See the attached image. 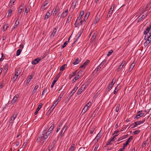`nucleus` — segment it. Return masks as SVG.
Listing matches in <instances>:
<instances>
[{"instance_id":"obj_54","label":"nucleus","mask_w":151,"mask_h":151,"mask_svg":"<svg viewBox=\"0 0 151 151\" xmlns=\"http://www.w3.org/2000/svg\"><path fill=\"white\" fill-rule=\"evenodd\" d=\"M57 81V80H54V81H53V82L52 83V84L51 86V88H52L53 86L55 83V82Z\"/></svg>"},{"instance_id":"obj_40","label":"nucleus","mask_w":151,"mask_h":151,"mask_svg":"<svg viewBox=\"0 0 151 151\" xmlns=\"http://www.w3.org/2000/svg\"><path fill=\"white\" fill-rule=\"evenodd\" d=\"M96 34L95 33H94L92 36V37L91 38V40L92 41L94 40L95 39L96 37Z\"/></svg>"},{"instance_id":"obj_9","label":"nucleus","mask_w":151,"mask_h":151,"mask_svg":"<svg viewBox=\"0 0 151 151\" xmlns=\"http://www.w3.org/2000/svg\"><path fill=\"white\" fill-rule=\"evenodd\" d=\"M107 60L106 59L104 60L102 62L100 63L97 68V70H100V68L103 66V65L106 63Z\"/></svg>"},{"instance_id":"obj_6","label":"nucleus","mask_w":151,"mask_h":151,"mask_svg":"<svg viewBox=\"0 0 151 151\" xmlns=\"http://www.w3.org/2000/svg\"><path fill=\"white\" fill-rule=\"evenodd\" d=\"M55 124H53L49 128V129L48 130L47 132H46L47 134V135H49L51 133L52 131L53 130Z\"/></svg>"},{"instance_id":"obj_4","label":"nucleus","mask_w":151,"mask_h":151,"mask_svg":"<svg viewBox=\"0 0 151 151\" xmlns=\"http://www.w3.org/2000/svg\"><path fill=\"white\" fill-rule=\"evenodd\" d=\"M78 87L77 86L75 87L74 88L73 90L70 93L69 95L68 96L67 99L68 100L69 99L71 96L74 94L75 92L76 91V90L78 89Z\"/></svg>"},{"instance_id":"obj_11","label":"nucleus","mask_w":151,"mask_h":151,"mask_svg":"<svg viewBox=\"0 0 151 151\" xmlns=\"http://www.w3.org/2000/svg\"><path fill=\"white\" fill-rule=\"evenodd\" d=\"M84 86L82 85L81 87H80L78 90L77 94L78 95H80L81 93L82 92V91L84 90L85 88V87H83Z\"/></svg>"},{"instance_id":"obj_59","label":"nucleus","mask_w":151,"mask_h":151,"mask_svg":"<svg viewBox=\"0 0 151 151\" xmlns=\"http://www.w3.org/2000/svg\"><path fill=\"white\" fill-rule=\"evenodd\" d=\"M64 93H61L59 96L58 97V98H60V99H61V97L63 96V95L64 94Z\"/></svg>"},{"instance_id":"obj_23","label":"nucleus","mask_w":151,"mask_h":151,"mask_svg":"<svg viewBox=\"0 0 151 151\" xmlns=\"http://www.w3.org/2000/svg\"><path fill=\"white\" fill-rule=\"evenodd\" d=\"M57 30V27H55V28L54 29H53L52 34L51 35V36L52 37H52H54L55 35V34Z\"/></svg>"},{"instance_id":"obj_64","label":"nucleus","mask_w":151,"mask_h":151,"mask_svg":"<svg viewBox=\"0 0 151 151\" xmlns=\"http://www.w3.org/2000/svg\"><path fill=\"white\" fill-rule=\"evenodd\" d=\"M15 1V0H11L10 1V3L11 5H13Z\"/></svg>"},{"instance_id":"obj_63","label":"nucleus","mask_w":151,"mask_h":151,"mask_svg":"<svg viewBox=\"0 0 151 151\" xmlns=\"http://www.w3.org/2000/svg\"><path fill=\"white\" fill-rule=\"evenodd\" d=\"M122 67H123L120 65L117 69V71H119L122 69Z\"/></svg>"},{"instance_id":"obj_32","label":"nucleus","mask_w":151,"mask_h":151,"mask_svg":"<svg viewBox=\"0 0 151 151\" xmlns=\"http://www.w3.org/2000/svg\"><path fill=\"white\" fill-rule=\"evenodd\" d=\"M56 104H53L50 107L49 110L48 111L51 112L54 109L55 107L56 106Z\"/></svg>"},{"instance_id":"obj_28","label":"nucleus","mask_w":151,"mask_h":151,"mask_svg":"<svg viewBox=\"0 0 151 151\" xmlns=\"http://www.w3.org/2000/svg\"><path fill=\"white\" fill-rule=\"evenodd\" d=\"M72 17V15H70L68 16L66 21L67 23H69L71 20V19Z\"/></svg>"},{"instance_id":"obj_46","label":"nucleus","mask_w":151,"mask_h":151,"mask_svg":"<svg viewBox=\"0 0 151 151\" xmlns=\"http://www.w3.org/2000/svg\"><path fill=\"white\" fill-rule=\"evenodd\" d=\"M68 126L66 125H65L62 128V131H64V133L65 132Z\"/></svg>"},{"instance_id":"obj_48","label":"nucleus","mask_w":151,"mask_h":151,"mask_svg":"<svg viewBox=\"0 0 151 151\" xmlns=\"http://www.w3.org/2000/svg\"><path fill=\"white\" fill-rule=\"evenodd\" d=\"M120 106V105L119 104H118L117 105L115 109L116 111L117 112H118L119 110Z\"/></svg>"},{"instance_id":"obj_49","label":"nucleus","mask_w":151,"mask_h":151,"mask_svg":"<svg viewBox=\"0 0 151 151\" xmlns=\"http://www.w3.org/2000/svg\"><path fill=\"white\" fill-rule=\"evenodd\" d=\"M8 27V26H7V24L4 25L3 26V31H4L6 30V29H7Z\"/></svg>"},{"instance_id":"obj_35","label":"nucleus","mask_w":151,"mask_h":151,"mask_svg":"<svg viewBox=\"0 0 151 151\" xmlns=\"http://www.w3.org/2000/svg\"><path fill=\"white\" fill-rule=\"evenodd\" d=\"M46 6H45V5H44V4H43V5H42L41 6V8H40V9L42 11H44V10H45V9H47V8L49 6H47V7H45Z\"/></svg>"},{"instance_id":"obj_18","label":"nucleus","mask_w":151,"mask_h":151,"mask_svg":"<svg viewBox=\"0 0 151 151\" xmlns=\"http://www.w3.org/2000/svg\"><path fill=\"white\" fill-rule=\"evenodd\" d=\"M119 84H118L117 86L115 87L114 90V94L115 95L117 93L119 89Z\"/></svg>"},{"instance_id":"obj_39","label":"nucleus","mask_w":151,"mask_h":151,"mask_svg":"<svg viewBox=\"0 0 151 151\" xmlns=\"http://www.w3.org/2000/svg\"><path fill=\"white\" fill-rule=\"evenodd\" d=\"M145 17V16L144 15H143L142 17L138 20L137 22H140L142 21Z\"/></svg>"},{"instance_id":"obj_1","label":"nucleus","mask_w":151,"mask_h":151,"mask_svg":"<svg viewBox=\"0 0 151 151\" xmlns=\"http://www.w3.org/2000/svg\"><path fill=\"white\" fill-rule=\"evenodd\" d=\"M115 82V80L114 81V79L112 80L110 84L109 85L108 88H107V89L105 91V92L106 94L111 89L114 84Z\"/></svg>"},{"instance_id":"obj_26","label":"nucleus","mask_w":151,"mask_h":151,"mask_svg":"<svg viewBox=\"0 0 151 151\" xmlns=\"http://www.w3.org/2000/svg\"><path fill=\"white\" fill-rule=\"evenodd\" d=\"M59 9V7L58 6V5H57L56 8H55V10L54 12L53 13V15H55L57 14V13L58 12V11Z\"/></svg>"},{"instance_id":"obj_61","label":"nucleus","mask_w":151,"mask_h":151,"mask_svg":"<svg viewBox=\"0 0 151 151\" xmlns=\"http://www.w3.org/2000/svg\"><path fill=\"white\" fill-rule=\"evenodd\" d=\"M99 145H97L95 147L93 151H96L99 147Z\"/></svg>"},{"instance_id":"obj_25","label":"nucleus","mask_w":151,"mask_h":151,"mask_svg":"<svg viewBox=\"0 0 151 151\" xmlns=\"http://www.w3.org/2000/svg\"><path fill=\"white\" fill-rule=\"evenodd\" d=\"M21 73L20 70L19 68L16 69L15 70V74L18 76Z\"/></svg>"},{"instance_id":"obj_3","label":"nucleus","mask_w":151,"mask_h":151,"mask_svg":"<svg viewBox=\"0 0 151 151\" xmlns=\"http://www.w3.org/2000/svg\"><path fill=\"white\" fill-rule=\"evenodd\" d=\"M89 13H87L86 14L85 16L84 17L83 20H81L80 23L81 25H82L84 23H85L88 17H89Z\"/></svg>"},{"instance_id":"obj_44","label":"nucleus","mask_w":151,"mask_h":151,"mask_svg":"<svg viewBox=\"0 0 151 151\" xmlns=\"http://www.w3.org/2000/svg\"><path fill=\"white\" fill-rule=\"evenodd\" d=\"M62 124H60L58 126H57V129L56 130V132H58L59 131V130L60 129V128L62 127Z\"/></svg>"},{"instance_id":"obj_45","label":"nucleus","mask_w":151,"mask_h":151,"mask_svg":"<svg viewBox=\"0 0 151 151\" xmlns=\"http://www.w3.org/2000/svg\"><path fill=\"white\" fill-rule=\"evenodd\" d=\"M61 73L60 72L58 73V74L57 75V76L55 78V80H57V81L58 79L60 76H61Z\"/></svg>"},{"instance_id":"obj_17","label":"nucleus","mask_w":151,"mask_h":151,"mask_svg":"<svg viewBox=\"0 0 151 151\" xmlns=\"http://www.w3.org/2000/svg\"><path fill=\"white\" fill-rule=\"evenodd\" d=\"M84 12L83 11H81L80 12L79 15L78 17L77 18L76 21L79 20L82 17L83 15Z\"/></svg>"},{"instance_id":"obj_8","label":"nucleus","mask_w":151,"mask_h":151,"mask_svg":"<svg viewBox=\"0 0 151 151\" xmlns=\"http://www.w3.org/2000/svg\"><path fill=\"white\" fill-rule=\"evenodd\" d=\"M133 137L132 136L130 137L127 141L125 143L123 144V146H124V147H126L128 143L131 141L132 140V139Z\"/></svg>"},{"instance_id":"obj_22","label":"nucleus","mask_w":151,"mask_h":151,"mask_svg":"<svg viewBox=\"0 0 151 151\" xmlns=\"http://www.w3.org/2000/svg\"><path fill=\"white\" fill-rule=\"evenodd\" d=\"M18 97L17 96V95H16L14 97L12 101L11 102V104H13L14 103H15Z\"/></svg>"},{"instance_id":"obj_50","label":"nucleus","mask_w":151,"mask_h":151,"mask_svg":"<svg viewBox=\"0 0 151 151\" xmlns=\"http://www.w3.org/2000/svg\"><path fill=\"white\" fill-rule=\"evenodd\" d=\"M68 42L67 41H65L64 43L63 44V45H62L61 49H63L64 48L66 45L68 44Z\"/></svg>"},{"instance_id":"obj_57","label":"nucleus","mask_w":151,"mask_h":151,"mask_svg":"<svg viewBox=\"0 0 151 151\" xmlns=\"http://www.w3.org/2000/svg\"><path fill=\"white\" fill-rule=\"evenodd\" d=\"M12 11L11 9H10L9 10L8 12V16L9 17L10 16L12 15Z\"/></svg>"},{"instance_id":"obj_16","label":"nucleus","mask_w":151,"mask_h":151,"mask_svg":"<svg viewBox=\"0 0 151 151\" xmlns=\"http://www.w3.org/2000/svg\"><path fill=\"white\" fill-rule=\"evenodd\" d=\"M135 64V63L134 61L130 65V67L129 68V72H130L133 69V68L134 67Z\"/></svg>"},{"instance_id":"obj_58","label":"nucleus","mask_w":151,"mask_h":151,"mask_svg":"<svg viewBox=\"0 0 151 151\" xmlns=\"http://www.w3.org/2000/svg\"><path fill=\"white\" fill-rule=\"evenodd\" d=\"M76 3H75L74 2H73L72 3V6H73V8L75 9L76 7Z\"/></svg>"},{"instance_id":"obj_15","label":"nucleus","mask_w":151,"mask_h":151,"mask_svg":"<svg viewBox=\"0 0 151 151\" xmlns=\"http://www.w3.org/2000/svg\"><path fill=\"white\" fill-rule=\"evenodd\" d=\"M17 114L16 113L15 114V113H14L13 115L12 116V117L11 118L10 120H9V123H12L13 122L15 118L17 116Z\"/></svg>"},{"instance_id":"obj_19","label":"nucleus","mask_w":151,"mask_h":151,"mask_svg":"<svg viewBox=\"0 0 151 151\" xmlns=\"http://www.w3.org/2000/svg\"><path fill=\"white\" fill-rule=\"evenodd\" d=\"M89 106L88 105H86L84 107L83 109L82 112L83 113V114L85 113L87 110Z\"/></svg>"},{"instance_id":"obj_10","label":"nucleus","mask_w":151,"mask_h":151,"mask_svg":"<svg viewBox=\"0 0 151 151\" xmlns=\"http://www.w3.org/2000/svg\"><path fill=\"white\" fill-rule=\"evenodd\" d=\"M8 63H6L4 65V69L3 71V73L4 75H5L8 69Z\"/></svg>"},{"instance_id":"obj_13","label":"nucleus","mask_w":151,"mask_h":151,"mask_svg":"<svg viewBox=\"0 0 151 151\" xmlns=\"http://www.w3.org/2000/svg\"><path fill=\"white\" fill-rule=\"evenodd\" d=\"M47 134H48L46 133L45 135L44 134H42V140H43V142H44L45 141L46 139H47L49 135H47Z\"/></svg>"},{"instance_id":"obj_14","label":"nucleus","mask_w":151,"mask_h":151,"mask_svg":"<svg viewBox=\"0 0 151 151\" xmlns=\"http://www.w3.org/2000/svg\"><path fill=\"white\" fill-rule=\"evenodd\" d=\"M42 106V103H40L38 105L36 111L34 113V114L35 115H36L37 114L38 111L41 109Z\"/></svg>"},{"instance_id":"obj_21","label":"nucleus","mask_w":151,"mask_h":151,"mask_svg":"<svg viewBox=\"0 0 151 151\" xmlns=\"http://www.w3.org/2000/svg\"><path fill=\"white\" fill-rule=\"evenodd\" d=\"M49 12L50 10H48L47 11V13L46 14V15L45 16L44 18L45 19H47L50 16V13H49Z\"/></svg>"},{"instance_id":"obj_52","label":"nucleus","mask_w":151,"mask_h":151,"mask_svg":"<svg viewBox=\"0 0 151 151\" xmlns=\"http://www.w3.org/2000/svg\"><path fill=\"white\" fill-rule=\"evenodd\" d=\"M42 139V135H41V136H39L38 137V138H37V142H40V139Z\"/></svg>"},{"instance_id":"obj_29","label":"nucleus","mask_w":151,"mask_h":151,"mask_svg":"<svg viewBox=\"0 0 151 151\" xmlns=\"http://www.w3.org/2000/svg\"><path fill=\"white\" fill-rule=\"evenodd\" d=\"M75 146V144H72L69 149V151H73Z\"/></svg>"},{"instance_id":"obj_37","label":"nucleus","mask_w":151,"mask_h":151,"mask_svg":"<svg viewBox=\"0 0 151 151\" xmlns=\"http://www.w3.org/2000/svg\"><path fill=\"white\" fill-rule=\"evenodd\" d=\"M101 134L99 133L97 135L96 137L95 138L97 139V141H98L101 137Z\"/></svg>"},{"instance_id":"obj_42","label":"nucleus","mask_w":151,"mask_h":151,"mask_svg":"<svg viewBox=\"0 0 151 151\" xmlns=\"http://www.w3.org/2000/svg\"><path fill=\"white\" fill-rule=\"evenodd\" d=\"M90 61L88 60H87L83 64V65L85 67L89 63Z\"/></svg>"},{"instance_id":"obj_30","label":"nucleus","mask_w":151,"mask_h":151,"mask_svg":"<svg viewBox=\"0 0 151 151\" xmlns=\"http://www.w3.org/2000/svg\"><path fill=\"white\" fill-rule=\"evenodd\" d=\"M20 8L19 9L17 14L19 15L22 12L23 9V6H21Z\"/></svg>"},{"instance_id":"obj_12","label":"nucleus","mask_w":151,"mask_h":151,"mask_svg":"<svg viewBox=\"0 0 151 151\" xmlns=\"http://www.w3.org/2000/svg\"><path fill=\"white\" fill-rule=\"evenodd\" d=\"M150 28L151 29V25H150L149 27H148L145 31L144 32V34L147 35V34L149 31L150 32Z\"/></svg>"},{"instance_id":"obj_41","label":"nucleus","mask_w":151,"mask_h":151,"mask_svg":"<svg viewBox=\"0 0 151 151\" xmlns=\"http://www.w3.org/2000/svg\"><path fill=\"white\" fill-rule=\"evenodd\" d=\"M39 86L38 85H36L34 87V89L32 91V93L34 94L36 92V90H37Z\"/></svg>"},{"instance_id":"obj_31","label":"nucleus","mask_w":151,"mask_h":151,"mask_svg":"<svg viewBox=\"0 0 151 151\" xmlns=\"http://www.w3.org/2000/svg\"><path fill=\"white\" fill-rule=\"evenodd\" d=\"M66 66L67 65L66 64H64L60 67V70L62 71L64 70L65 69V67H66Z\"/></svg>"},{"instance_id":"obj_53","label":"nucleus","mask_w":151,"mask_h":151,"mask_svg":"<svg viewBox=\"0 0 151 151\" xmlns=\"http://www.w3.org/2000/svg\"><path fill=\"white\" fill-rule=\"evenodd\" d=\"M112 12L111 11H109V12L107 15V18H109L110 17L111 15Z\"/></svg>"},{"instance_id":"obj_55","label":"nucleus","mask_w":151,"mask_h":151,"mask_svg":"<svg viewBox=\"0 0 151 151\" xmlns=\"http://www.w3.org/2000/svg\"><path fill=\"white\" fill-rule=\"evenodd\" d=\"M54 147V145L52 146L51 145V146H49L48 147V150L49 151H51V150L53 149V148Z\"/></svg>"},{"instance_id":"obj_7","label":"nucleus","mask_w":151,"mask_h":151,"mask_svg":"<svg viewBox=\"0 0 151 151\" xmlns=\"http://www.w3.org/2000/svg\"><path fill=\"white\" fill-rule=\"evenodd\" d=\"M41 59L39 58H37L33 60L32 62V63L33 65H35L38 63L41 60Z\"/></svg>"},{"instance_id":"obj_27","label":"nucleus","mask_w":151,"mask_h":151,"mask_svg":"<svg viewBox=\"0 0 151 151\" xmlns=\"http://www.w3.org/2000/svg\"><path fill=\"white\" fill-rule=\"evenodd\" d=\"M77 71H74L72 72L71 74H70L69 76V78L70 79L72 78L73 76H75L76 73Z\"/></svg>"},{"instance_id":"obj_33","label":"nucleus","mask_w":151,"mask_h":151,"mask_svg":"<svg viewBox=\"0 0 151 151\" xmlns=\"http://www.w3.org/2000/svg\"><path fill=\"white\" fill-rule=\"evenodd\" d=\"M19 21H17V20H16L15 22L14 27L13 29L16 28L19 24Z\"/></svg>"},{"instance_id":"obj_5","label":"nucleus","mask_w":151,"mask_h":151,"mask_svg":"<svg viewBox=\"0 0 151 151\" xmlns=\"http://www.w3.org/2000/svg\"><path fill=\"white\" fill-rule=\"evenodd\" d=\"M142 111H137V114H137L136 116L134 117V119H138L139 118L142 116L144 115V113H143L141 112Z\"/></svg>"},{"instance_id":"obj_2","label":"nucleus","mask_w":151,"mask_h":151,"mask_svg":"<svg viewBox=\"0 0 151 151\" xmlns=\"http://www.w3.org/2000/svg\"><path fill=\"white\" fill-rule=\"evenodd\" d=\"M145 121V118H144V119H143L142 121H137L135 122L133 124V126L132 127V128H135L137 125H139L143 123Z\"/></svg>"},{"instance_id":"obj_24","label":"nucleus","mask_w":151,"mask_h":151,"mask_svg":"<svg viewBox=\"0 0 151 151\" xmlns=\"http://www.w3.org/2000/svg\"><path fill=\"white\" fill-rule=\"evenodd\" d=\"M82 33V31H80L78 32V34L76 36V37H77V38L76 39V40L75 41L74 43H75L78 40V39L79 38Z\"/></svg>"},{"instance_id":"obj_43","label":"nucleus","mask_w":151,"mask_h":151,"mask_svg":"<svg viewBox=\"0 0 151 151\" xmlns=\"http://www.w3.org/2000/svg\"><path fill=\"white\" fill-rule=\"evenodd\" d=\"M22 51V50L20 49H19L17 51V53H16V55L17 56H19V55L20 54L21 51Z\"/></svg>"},{"instance_id":"obj_62","label":"nucleus","mask_w":151,"mask_h":151,"mask_svg":"<svg viewBox=\"0 0 151 151\" xmlns=\"http://www.w3.org/2000/svg\"><path fill=\"white\" fill-rule=\"evenodd\" d=\"M94 130V128H91L90 131V133L91 134H92Z\"/></svg>"},{"instance_id":"obj_20","label":"nucleus","mask_w":151,"mask_h":151,"mask_svg":"<svg viewBox=\"0 0 151 151\" xmlns=\"http://www.w3.org/2000/svg\"><path fill=\"white\" fill-rule=\"evenodd\" d=\"M81 58H80V59H79V58H77L76 59V60L75 61H74L73 63V64L74 65H76L78 64L81 61Z\"/></svg>"},{"instance_id":"obj_56","label":"nucleus","mask_w":151,"mask_h":151,"mask_svg":"<svg viewBox=\"0 0 151 151\" xmlns=\"http://www.w3.org/2000/svg\"><path fill=\"white\" fill-rule=\"evenodd\" d=\"M49 0H45L44 3V4L46 6L49 3Z\"/></svg>"},{"instance_id":"obj_38","label":"nucleus","mask_w":151,"mask_h":151,"mask_svg":"<svg viewBox=\"0 0 151 151\" xmlns=\"http://www.w3.org/2000/svg\"><path fill=\"white\" fill-rule=\"evenodd\" d=\"M151 41L150 39H147L146 42H145L144 46H147L150 42Z\"/></svg>"},{"instance_id":"obj_60","label":"nucleus","mask_w":151,"mask_h":151,"mask_svg":"<svg viewBox=\"0 0 151 151\" xmlns=\"http://www.w3.org/2000/svg\"><path fill=\"white\" fill-rule=\"evenodd\" d=\"M140 131L139 130H136L134 132V135L137 134L139 132H140Z\"/></svg>"},{"instance_id":"obj_36","label":"nucleus","mask_w":151,"mask_h":151,"mask_svg":"<svg viewBox=\"0 0 151 151\" xmlns=\"http://www.w3.org/2000/svg\"><path fill=\"white\" fill-rule=\"evenodd\" d=\"M79 77L80 76L79 75H78L77 76H76V77H75L73 80V83H74L76 81L78 80L79 79Z\"/></svg>"},{"instance_id":"obj_47","label":"nucleus","mask_w":151,"mask_h":151,"mask_svg":"<svg viewBox=\"0 0 151 151\" xmlns=\"http://www.w3.org/2000/svg\"><path fill=\"white\" fill-rule=\"evenodd\" d=\"M113 52V51L112 50H111L108 52V53L107 54V56H109Z\"/></svg>"},{"instance_id":"obj_51","label":"nucleus","mask_w":151,"mask_h":151,"mask_svg":"<svg viewBox=\"0 0 151 151\" xmlns=\"http://www.w3.org/2000/svg\"><path fill=\"white\" fill-rule=\"evenodd\" d=\"M61 99L59 98H58L56 100L55 102L54 103L56 105L60 101Z\"/></svg>"},{"instance_id":"obj_34","label":"nucleus","mask_w":151,"mask_h":151,"mask_svg":"<svg viewBox=\"0 0 151 151\" xmlns=\"http://www.w3.org/2000/svg\"><path fill=\"white\" fill-rule=\"evenodd\" d=\"M18 76H19L17 75H15L14 74L13 77L12 78V81L13 82L17 78Z\"/></svg>"}]
</instances>
